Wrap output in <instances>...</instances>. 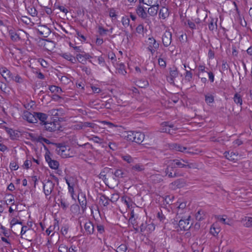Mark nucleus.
I'll return each mask as SVG.
<instances>
[{"instance_id":"72a5a7b5","label":"nucleus","mask_w":252,"mask_h":252,"mask_svg":"<svg viewBox=\"0 0 252 252\" xmlns=\"http://www.w3.org/2000/svg\"><path fill=\"white\" fill-rule=\"evenodd\" d=\"M170 161L171 163L174 164L175 168L176 166H177L180 168H186V164L182 163L180 160L176 159L174 160H170Z\"/></svg>"},{"instance_id":"5fc2aeb1","label":"nucleus","mask_w":252,"mask_h":252,"mask_svg":"<svg viewBox=\"0 0 252 252\" xmlns=\"http://www.w3.org/2000/svg\"><path fill=\"white\" fill-rule=\"evenodd\" d=\"M58 251L59 252H68V247L64 244H61L59 247Z\"/></svg>"},{"instance_id":"20e7f679","label":"nucleus","mask_w":252,"mask_h":252,"mask_svg":"<svg viewBox=\"0 0 252 252\" xmlns=\"http://www.w3.org/2000/svg\"><path fill=\"white\" fill-rule=\"evenodd\" d=\"M178 128L173 124H169L168 122H164L161 124V131L172 134Z\"/></svg>"},{"instance_id":"774afa93","label":"nucleus","mask_w":252,"mask_h":252,"mask_svg":"<svg viewBox=\"0 0 252 252\" xmlns=\"http://www.w3.org/2000/svg\"><path fill=\"white\" fill-rule=\"evenodd\" d=\"M109 59H110L113 63L115 62L116 60V56L113 53H109L108 55Z\"/></svg>"},{"instance_id":"f257e3e1","label":"nucleus","mask_w":252,"mask_h":252,"mask_svg":"<svg viewBox=\"0 0 252 252\" xmlns=\"http://www.w3.org/2000/svg\"><path fill=\"white\" fill-rule=\"evenodd\" d=\"M126 137L128 141L141 144L144 139L145 135L140 132L130 131L127 132Z\"/></svg>"},{"instance_id":"69168bd1","label":"nucleus","mask_w":252,"mask_h":252,"mask_svg":"<svg viewBox=\"0 0 252 252\" xmlns=\"http://www.w3.org/2000/svg\"><path fill=\"white\" fill-rule=\"evenodd\" d=\"M155 229V226L153 223L147 224L146 231L151 232Z\"/></svg>"},{"instance_id":"c03bdc74","label":"nucleus","mask_w":252,"mask_h":252,"mask_svg":"<svg viewBox=\"0 0 252 252\" xmlns=\"http://www.w3.org/2000/svg\"><path fill=\"white\" fill-rule=\"evenodd\" d=\"M48 165L51 168L56 169L58 168L59 163L57 160H52Z\"/></svg>"},{"instance_id":"603ef678","label":"nucleus","mask_w":252,"mask_h":252,"mask_svg":"<svg viewBox=\"0 0 252 252\" xmlns=\"http://www.w3.org/2000/svg\"><path fill=\"white\" fill-rule=\"evenodd\" d=\"M119 198V195L118 193H114L111 195V197L109 198L110 201L114 203L116 202Z\"/></svg>"},{"instance_id":"423d86ee","label":"nucleus","mask_w":252,"mask_h":252,"mask_svg":"<svg viewBox=\"0 0 252 252\" xmlns=\"http://www.w3.org/2000/svg\"><path fill=\"white\" fill-rule=\"evenodd\" d=\"M190 218V217L188 216L187 219L180 220L178 225L181 230L185 231L188 230L190 228L191 224H189Z\"/></svg>"},{"instance_id":"473e14b6","label":"nucleus","mask_w":252,"mask_h":252,"mask_svg":"<svg viewBox=\"0 0 252 252\" xmlns=\"http://www.w3.org/2000/svg\"><path fill=\"white\" fill-rule=\"evenodd\" d=\"M136 85L140 88H146L149 85L148 81L144 79H140L136 81Z\"/></svg>"},{"instance_id":"6ab92c4d","label":"nucleus","mask_w":252,"mask_h":252,"mask_svg":"<svg viewBox=\"0 0 252 252\" xmlns=\"http://www.w3.org/2000/svg\"><path fill=\"white\" fill-rule=\"evenodd\" d=\"M148 46L149 48H154L155 49H158L159 44L156 40L153 37H150L148 38Z\"/></svg>"},{"instance_id":"e2e57ef3","label":"nucleus","mask_w":252,"mask_h":252,"mask_svg":"<svg viewBox=\"0 0 252 252\" xmlns=\"http://www.w3.org/2000/svg\"><path fill=\"white\" fill-rule=\"evenodd\" d=\"M217 218L218 220H219L220 221L223 223V224L230 225L228 221H226V219L224 218L223 217H222L220 216H218L217 217Z\"/></svg>"},{"instance_id":"052dcab7","label":"nucleus","mask_w":252,"mask_h":252,"mask_svg":"<svg viewBox=\"0 0 252 252\" xmlns=\"http://www.w3.org/2000/svg\"><path fill=\"white\" fill-rule=\"evenodd\" d=\"M144 26L142 24L139 25L136 28V32L140 34L144 33Z\"/></svg>"},{"instance_id":"37998d69","label":"nucleus","mask_w":252,"mask_h":252,"mask_svg":"<svg viewBox=\"0 0 252 252\" xmlns=\"http://www.w3.org/2000/svg\"><path fill=\"white\" fill-rule=\"evenodd\" d=\"M185 79L188 82H190L192 79V73L190 71L186 70V73L185 74Z\"/></svg>"},{"instance_id":"b1692460","label":"nucleus","mask_w":252,"mask_h":252,"mask_svg":"<svg viewBox=\"0 0 252 252\" xmlns=\"http://www.w3.org/2000/svg\"><path fill=\"white\" fill-rule=\"evenodd\" d=\"M150 180L155 184L160 183L163 180L162 175L159 174L151 175L150 176Z\"/></svg>"},{"instance_id":"5701e85b","label":"nucleus","mask_w":252,"mask_h":252,"mask_svg":"<svg viewBox=\"0 0 252 252\" xmlns=\"http://www.w3.org/2000/svg\"><path fill=\"white\" fill-rule=\"evenodd\" d=\"M170 149H172L173 150H175L176 151L181 152H185V151L187 149V148L185 147H183L182 145L177 144V143H174L171 144L170 146Z\"/></svg>"},{"instance_id":"ddd939ff","label":"nucleus","mask_w":252,"mask_h":252,"mask_svg":"<svg viewBox=\"0 0 252 252\" xmlns=\"http://www.w3.org/2000/svg\"><path fill=\"white\" fill-rule=\"evenodd\" d=\"M30 136L31 137V139L33 141L43 143V142L46 143L47 144H53L48 139L42 137L41 136H34L33 134H30Z\"/></svg>"},{"instance_id":"4d7b16f0","label":"nucleus","mask_w":252,"mask_h":252,"mask_svg":"<svg viewBox=\"0 0 252 252\" xmlns=\"http://www.w3.org/2000/svg\"><path fill=\"white\" fill-rule=\"evenodd\" d=\"M96 229L100 234H102L104 232V227L103 225L101 224L97 223L96 225Z\"/></svg>"},{"instance_id":"9d476101","label":"nucleus","mask_w":252,"mask_h":252,"mask_svg":"<svg viewBox=\"0 0 252 252\" xmlns=\"http://www.w3.org/2000/svg\"><path fill=\"white\" fill-rule=\"evenodd\" d=\"M37 31L39 34L44 37H47L51 32L50 29L45 25L38 26Z\"/></svg>"},{"instance_id":"393cba45","label":"nucleus","mask_w":252,"mask_h":252,"mask_svg":"<svg viewBox=\"0 0 252 252\" xmlns=\"http://www.w3.org/2000/svg\"><path fill=\"white\" fill-rule=\"evenodd\" d=\"M61 56L64 59L70 61L72 63H75L76 62V58L70 54L67 53H63L61 55Z\"/></svg>"},{"instance_id":"6e6d98bb","label":"nucleus","mask_w":252,"mask_h":252,"mask_svg":"<svg viewBox=\"0 0 252 252\" xmlns=\"http://www.w3.org/2000/svg\"><path fill=\"white\" fill-rule=\"evenodd\" d=\"M82 70L85 72L87 75H90L91 73V69L90 68L85 66H80Z\"/></svg>"},{"instance_id":"c756f323","label":"nucleus","mask_w":252,"mask_h":252,"mask_svg":"<svg viewBox=\"0 0 252 252\" xmlns=\"http://www.w3.org/2000/svg\"><path fill=\"white\" fill-rule=\"evenodd\" d=\"M145 169V166L141 163H137L131 167L132 171L142 172Z\"/></svg>"},{"instance_id":"58836bf2","label":"nucleus","mask_w":252,"mask_h":252,"mask_svg":"<svg viewBox=\"0 0 252 252\" xmlns=\"http://www.w3.org/2000/svg\"><path fill=\"white\" fill-rule=\"evenodd\" d=\"M49 90L52 93H57L61 94L62 90L60 87L56 86H51L49 87Z\"/></svg>"},{"instance_id":"a19ab883","label":"nucleus","mask_w":252,"mask_h":252,"mask_svg":"<svg viewBox=\"0 0 252 252\" xmlns=\"http://www.w3.org/2000/svg\"><path fill=\"white\" fill-rule=\"evenodd\" d=\"M61 111V109H53L48 111V113L49 115L54 116V117H58L60 116L59 112Z\"/></svg>"},{"instance_id":"0eeeda50","label":"nucleus","mask_w":252,"mask_h":252,"mask_svg":"<svg viewBox=\"0 0 252 252\" xmlns=\"http://www.w3.org/2000/svg\"><path fill=\"white\" fill-rule=\"evenodd\" d=\"M162 41L163 45L167 47H168L171 43L172 41V34L171 32L166 31L162 37Z\"/></svg>"},{"instance_id":"f8f14e48","label":"nucleus","mask_w":252,"mask_h":252,"mask_svg":"<svg viewBox=\"0 0 252 252\" xmlns=\"http://www.w3.org/2000/svg\"><path fill=\"white\" fill-rule=\"evenodd\" d=\"M44 125L45 126V128L47 131L50 132H53L56 130H58L59 128V126H58L57 124L55 122H50L46 123H44Z\"/></svg>"},{"instance_id":"f704fd0d","label":"nucleus","mask_w":252,"mask_h":252,"mask_svg":"<svg viewBox=\"0 0 252 252\" xmlns=\"http://www.w3.org/2000/svg\"><path fill=\"white\" fill-rule=\"evenodd\" d=\"M121 22L125 28H126L130 26V28L131 29H132V26L129 24L130 20L127 16H123L122 18Z\"/></svg>"},{"instance_id":"864d4df0","label":"nucleus","mask_w":252,"mask_h":252,"mask_svg":"<svg viewBox=\"0 0 252 252\" xmlns=\"http://www.w3.org/2000/svg\"><path fill=\"white\" fill-rule=\"evenodd\" d=\"M109 16L111 17L112 19H116L117 15L116 13V10L114 8H112L109 10Z\"/></svg>"},{"instance_id":"c85d7f7f","label":"nucleus","mask_w":252,"mask_h":252,"mask_svg":"<svg viewBox=\"0 0 252 252\" xmlns=\"http://www.w3.org/2000/svg\"><path fill=\"white\" fill-rule=\"evenodd\" d=\"M3 128L5 129L6 131L9 134L11 139H15L18 137V133H16L12 129L9 128L6 126H3Z\"/></svg>"},{"instance_id":"09e8293b","label":"nucleus","mask_w":252,"mask_h":252,"mask_svg":"<svg viewBox=\"0 0 252 252\" xmlns=\"http://www.w3.org/2000/svg\"><path fill=\"white\" fill-rule=\"evenodd\" d=\"M220 231V229L219 228H216L213 225L210 228V233L214 236L217 235Z\"/></svg>"},{"instance_id":"bf43d9fd","label":"nucleus","mask_w":252,"mask_h":252,"mask_svg":"<svg viewBox=\"0 0 252 252\" xmlns=\"http://www.w3.org/2000/svg\"><path fill=\"white\" fill-rule=\"evenodd\" d=\"M80 204L83 210H84L87 206V200L85 197H84L83 200L82 201H80V199H78Z\"/></svg>"},{"instance_id":"79ce46f5","label":"nucleus","mask_w":252,"mask_h":252,"mask_svg":"<svg viewBox=\"0 0 252 252\" xmlns=\"http://www.w3.org/2000/svg\"><path fill=\"white\" fill-rule=\"evenodd\" d=\"M0 89L2 92L6 94L9 92V88L7 87L6 84L2 82H0Z\"/></svg>"},{"instance_id":"2f4dec72","label":"nucleus","mask_w":252,"mask_h":252,"mask_svg":"<svg viewBox=\"0 0 252 252\" xmlns=\"http://www.w3.org/2000/svg\"><path fill=\"white\" fill-rule=\"evenodd\" d=\"M117 69L119 73L125 75L126 73V71L125 65L122 63H118L117 64Z\"/></svg>"},{"instance_id":"7c9ffc66","label":"nucleus","mask_w":252,"mask_h":252,"mask_svg":"<svg viewBox=\"0 0 252 252\" xmlns=\"http://www.w3.org/2000/svg\"><path fill=\"white\" fill-rule=\"evenodd\" d=\"M9 33L10 36V38L12 41L16 42L20 40V37L19 35L14 31L10 30Z\"/></svg>"},{"instance_id":"c9c22d12","label":"nucleus","mask_w":252,"mask_h":252,"mask_svg":"<svg viewBox=\"0 0 252 252\" xmlns=\"http://www.w3.org/2000/svg\"><path fill=\"white\" fill-rule=\"evenodd\" d=\"M217 20H215L213 19H211V20L210 21V23H209V25H208L209 29L210 31H213L215 29H217Z\"/></svg>"},{"instance_id":"a18cd8bd","label":"nucleus","mask_w":252,"mask_h":252,"mask_svg":"<svg viewBox=\"0 0 252 252\" xmlns=\"http://www.w3.org/2000/svg\"><path fill=\"white\" fill-rule=\"evenodd\" d=\"M244 225L247 227H252V217H246Z\"/></svg>"},{"instance_id":"bb28decb","label":"nucleus","mask_w":252,"mask_h":252,"mask_svg":"<svg viewBox=\"0 0 252 252\" xmlns=\"http://www.w3.org/2000/svg\"><path fill=\"white\" fill-rule=\"evenodd\" d=\"M206 217V213L202 210H198L195 214V218L198 221H201L205 219Z\"/></svg>"},{"instance_id":"4468645a","label":"nucleus","mask_w":252,"mask_h":252,"mask_svg":"<svg viewBox=\"0 0 252 252\" xmlns=\"http://www.w3.org/2000/svg\"><path fill=\"white\" fill-rule=\"evenodd\" d=\"M112 173L114 175L115 178H113L114 179L118 180L120 178H123L126 176V172L124 171L122 169H118L115 171L114 172H112Z\"/></svg>"},{"instance_id":"13d9d810","label":"nucleus","mask_w":252,"mask_h":252,"mask_svg":"<svg viewBox=\"0 0 252 252\" xmlns=\"http://www.w3.org/2000/svg\"><path fill=\"white\" fill-rule=\"evenodd\" d=\"M158 63L160 66L163 68H165L166 67V63L163 59L159 58L158 59Z\"/></svg>"},{"instance_id":"8fccbe9b","label":"nucleus","mask_w":252,"mask_h":252,"mask_svg":"<svg viewBox=\"0 0 252 252\" xmlns=\"http://www.w3.org/2000/svg\"><path fill=\"white\" fill-rule=\"evenodd\" d=\"M90 140H92L95 143H101L102 142L103 139L99 138L97 136L93 135L91 138H89Z\"/></svg>"},{"instance_id":"f03ea898","label":"nucleus","mask_w":252,"mask_h":252,"mask_svg":"<svg viewBox=\"0 0 252 252\" xmlns=\"http://www.w3.org/2000/svg\"><path fill=\"white\" fill-rule=\"evenodd\" d=\"M136 12L139 17H141L143 20H144L145 23L148 25L151 24V21L148 15L147 12L144 9L143 6L141 5H139L136 9Z\"/></svg>"},{"instance_id":"f3484780","label":"nucleus","mask_w":252,"mask_h":252,"mask_svg":"<svg viewBox=\"0 0 252 252\" xmlns=\"http://www.w3.org/2000/svg\"><path fill=\"white\" fill-rule=\"evenodd\" d=\"M224 155L226 158L229 160L235 161L237 160L238 154L232 151L225 152Z\"/></svg>"},{"instance_id":"3c124183","label":"nucleus","mask_w":252,"mask_h":252,"mask_svg":"<svg viewBox=\"0 0 252 252\" xmlns=\"http://www.w3.org/2000/svg\"><path fill=\"white\" fill-rule=\"evenodd\" d=\"M205 101L207 103H211L214 102V97L211 94H206L205 95Z\"/></svg>"},{"instance_id":"a878e982","label":"nucleus","mask_w":252,"mask_h":252,"mask_svg":"<svg viewBox=\"0 0 252 252\" xmlns=\"http://www.w3.org/2000/svg\"><path fill=\"white\" fill-rule=\"evenodd\" d=\"M65 181L66 184L68 185V191L69 193L71 194L72 197H73V193H74V184L73 182H71V179H65Z\"/></svg>"},{"instance_id":"0e129e2a","label":"nucleus","mask_w":252,"mask_h":252,"mask_svg":"<svg viewBox=\"0 0 252 252\" xmlns=\"http://www.w3.org/2000/svg\"><path fill=\"white\" fill-rule=\"evenodd\" d=\"M68 252H77V248L74 245H71L69 248H68Z\"/></svg>"},{"instance_id":"6e6552de","label":"nucleus","mask_w":252,"mask_h":252,"mask_svg":"<svg viewBox=\"0 0 252 252\" xmlns=\"http://www.w3.org/2000/svg\"><path fill=\"white\" fill-rule=\"evenodd\" d=\"M83 54H77L76 55V59L79 63L85 64L87 63V60L92 58L91 56H90L88 53H86L85 52H83Z\"/></svg>"},{"instance_id":"2eb2a0df","label":"nucleus","mask_w":252,"mask_h":252,"mask_svg":"<svg viewBox=\"0 0 252 252\" xmlns=\"http://www.w3.org/2000/svg\"><path fill=\"white\" fill-rule=\"evenodd\" d=\"M68 199H69V197L64 196H61V198L58 199V201L61 204L60 206L63 209L66 210L69 207L70 204Z\"/></svg>"},{"instance_id":"aec40b11","label":"nucleus","mask_w":252,"mask_h":252,"mask_svg":"<svg viewBox=\"0 0 252 252\" xmlns=\"http://www.w3.org/2000/svg\"><path fill=\"white\" fill-rule=\"evenodd\" d=\"M169 15V10L165 7H162L159 10V17L162 19H165Z\"/></svg>"},{"instance_id":"4c0bfd02","label":"nucleus","mask_w":252,"mask_h":252,"mask_svg":"<svg viewBox=\"0 0 252 252\" xmlns=\"http://www.w3.org/2000/svg\"><path fill=\"white\" fill-rule=\"evenodd\" d=\"M123 159L128 163H132L134 162V158L129 155H124L122 157Z\"/></svg>"},{"instance_id":"39448f33","label":"nucleus","mask_w":252,"mask_h":252,"mask_svg":"<svg viewBox=\"0 0 252 252\" xmlns=\"http://www.w3.org/2000/svg\"><path fill=\"white\" fill-rule=\"evenodd\" d=\"M54 186L55 184L49 179L43 184V190L46 197L52 193Z\"/></svg>"},{"instance_id":"7ed1b4c3","label":"nucleus","mask_w":252,"mask_h":252,"mask_svg":"<svg viewBox=\"0 0 252 252\" xmlns=\"http://www.w3.org/2000/svg\"><path fill=\"white\" fill-rule=\"evenodd\" d=\"M168 165L165 169L164 172L165 176H168L169 178H175L178 176L176 170H175L174 164L169 160L167 162Z\"/></svg>"},{"instance_id":"338daca9","label":"nucleus","mask_w":252,"mask_h":252,"mask_svg":"<svg viewBox=\"0 0 252 252\" xmlns=\"http://www.w3.org/2000/svg\"><path fill=\"white\" fill-rule=\"evenodd\" d=\"M34 105V102L32 101H31L30 103L24 104V107L26 109L28 110H30L31 108L32 107V106Z\"/></svg>"},{"instance_id":"e433bc0d","label":"nucleus","mask_w":252,"mask_h":252,"mask_svg":"<svg viewBox=\"0 0 252 252\" xmlns=\"http://www.w3.org/2000/svg\"><path fill=\"white\" fill-rule=\"evenodd\" d=\"M57 145L56 151L58 154H63V153L65 151L66 149V147L65 146L62 145L60 144H55Z\"/></svg>"},{"instance_id":"de8ad7c7","label":"nucleus","mask_w":252,"mask_h":252,"mask_svg":"<svg viewBox=\"0 0 252 252\" xmlns=\"http://www.w3.org/2000/svg\"><path fill=\"white\" fill-rule=\"evenodd\" d=\"M127 249V246L125 244H123L120 245L117 249V252H126Z\"/></svg>"},{"instance_id":"4be33fe9","label":"nucleus","mask_w":252,"mask_h":252,"mask_svg":"<svg viewBox=\"0 0 252 252\" xmlns=\"http://www.w3.org/2000/svg\"><path fill=\"white\" fill-rule=\"evenodd\" d=\"M110 200L109 197L106 196L105 194H101L99 197V203L102 204L103 206L106 207L110 203Z\"/></svg>"},{"instance_id":"dca6fc26","label":"nucleus","mask_w":252,"mask_h":252,"mask_svg":"<svg viewBox=\"0 0 252 252\" xmlns=\"http://www.w3.org/2000/svg\"><path fill=\"white\" fill-rule=\"evenodd\" d=\"M158 9L159 5L158 3L151 5V7L148 9V13L150 16L155 17L157 15Z\"/></svg>"},{"instance_id":"a211bd4d","label":"nucleus","mask_w":252,"mask_h":252,"mask_svg":"<svg viewBox=\"0 0 252 252\" xmlns=\"http://www.w3.org/2000/svg\"><path fill=\"white\" fill-rule=\"evenodd\" d=\"M84 228L88 235L92 234L94 232V225L90 221H88L85 223Z\"/></svg>"},{"instance_id":"412c9836","label":"nucleus","mask_w":252,"mask_h":252,"mask_svg":"<svg viewBox=\"0 0 252 252\" xmlns=\"http://www.w3.org/2000/svg\"><path fill=\"white\" fill-rule=\"evenodd\" d=\"M35 117L36 120H39L41 122V124L44 125V123H46V120L48 118L47 114L41 112H35Z\"/></svg>"},{"instance_id":"ea45409f","label":"nucleus","mask_w":252,"mask_h":252,"mask_svg":"<svg viewBox=\"0 0 252 252\" xmlns=\"http://www.w3.org/2000/svg\"><path fill=\"white\" fill-rule=\"evenodd\" d=\"M178 75V71L176 67H173L172 68H170L169 76L173 78H176Z\"/></svg>"},{"instance_id":"49530a36","label":"nucleus","mask_w":252,"mask_h":252,"mask_svg":"<svg viewBox=\"0 0 252 252\" xmlns=\"http://www.w3.org/2000/svg\"><path fill=\"white\" fill-rule=\"evenodd\" d=\"M11 80H13L18 83H22L23 82V79L19 75L14 76L12 74V77L11 78Z\"/></svg>"},{"instance_id":"9b49d317","label":"nucleus","mask_w":252,"mask_h":252,"mask_svg":"<svg viewBox=\"0 0 252 252\" xmlns=\"http://www.w3.org/2000/svg\"><path fill=\"white\" fill-rule=\"evenodd\" d=\"M0 73L6 81H9L11 80V78L12 77V74L7 68L5 67L0 68Z\"/></svg>"},{"instance_id":"cd10ccee","label":"nucleus","mask_w":252,"mask_h":252,"mask_svg":"<svg viewBox=\"0 0 252 252\" xmlns=\"http://www.w3.org/2000/svg\"><path fill=\"white\" fill-rule=\"evenodd\" d=\"M233 100L236 104L242 106L243 104V99L242 96L240 94L238 93H235L233 97Z\"/></svg>"},{"instance_id":"1a4fd4ad","label":"nucleus","mask_w":252,"mask_h":252,"mask_svg":"<svg viewBox=\"0 0 252 252\" xmlns=\"http://www.w3.org/2000/svg\"><path fill=\"white\" fill-rule=\"evenodd\" d=\"M23 118L31 123H34L36 122L35 112L32 114L28 111H25L23 114Z\"/></svg>"},{"instance_id":"680f3d73","label":"nucleus","mask_w":252,"mask_h":252,"mask_svg":"<svg viewBox=\"0 0 252 252\" xmlns=\"http://www.w3.org/2000/svg\"><path fill=\"white\" fill-rule=\"evenodd\" d=\"M182 160H183V161L185 162L186 163H188V164H186V168L187 167L188 168H196V165L195 163H188L187 161H186L183 159H182Z\"/></svg>"}]
</instances>
